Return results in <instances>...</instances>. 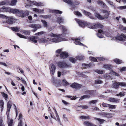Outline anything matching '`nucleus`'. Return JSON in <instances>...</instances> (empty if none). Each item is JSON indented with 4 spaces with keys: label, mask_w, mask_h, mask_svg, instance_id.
<instances>
[{
    "label": "nucleus",
    "mask_w": 126,
    "mask_h": 126,
    "mask_svg": "<svg viewBox=\"0 0 126 126\" xmlns=\"http://www.w3.org/2000/svg\"><path fill=\"white\" fill-rule=\"evenodd\" d=\"M48 35L50 36L51 38L53 37L52 38H50V43L52 42L57 43L65 40L64 38H62V34H57L51 32L49 33Z\"/></svg>",
    "instance_id": "obj_1"
},
{
    "label": "nucleus",
    "mask_w": 126,
    "mask_h": 126,
    "mask_svg": "<svg viewBox=\"0 0 126 126\" xmlns=\"http://www.w3.org/2000/svg\"><path fill=\"white\" fill-rule=\"evenodd\" d=\"M17 35L20 37L25 39H27L30 41H32L35 43H36L37 42V40L38 39V36H33L31 37H28L27 36H24L18 33H17Z\"/></svg>",
    "instance_id": "obj_2"
},
{
    "label": "nucleus",
    "mask_w": 126,
    "mask_h": 126,
    "mask_svg": "<svg viewBox=\"0 0 126 126\" xmlns=\"http://www.w3.org/2000/svg\"><path fill=\"white\" fill-rule=\"evenodd\" d=\"M101 12L105 14L103 16H102L97 13H95V16L99 19H103L105 18H107L108 17V16L110 14V12H108L106 10H102Z\"/></svg>",
    "instance_id": "obj_3"
},
{
    "label": "nucleus",
    "mask_w": 126,
    "mask_h": 126,
    "mask_svg": "<svg viewBox=\"0 0 126 126\" xmlns=\"http://www.w3.org/2000/svg\"><path fill=\"white\" fill-rule=\"evenodd\" d=\"M75 20L78 23L79 25L81 27H83L86 26L89 28L93 29V28L92 24L86 22H84L77 18L75 19Z\"/></svg>",
    "instance_id": "obj_4"
},
{
    "label": "nucleus",
    "mask_w": 126,
    "mask_h": 126,
    "mask_svg": "<svg viewBox=\"0 0 126 126\" xmlns=\"http://www.w3.org/2000/svg\"><path fill=\"white\" fill-rule=\"evenodd\" d=\"M5 11L10 12L13 14H16L17 15L18 12L19 11V9H13L10 8H6L5 7L0 8V12Z\"/></svg>",
    "instance_id": "obj_5"
},
{
    "label": "nucleus",
    "mask_w": 126,
    "mask_h": 126,
    "mask_svg": "<svg viewBox=\"0 0 126 126\" xmlns=\"http://www.w3.org/2000/svg\"><path fill=\"white\" fill-rule=\"evenodd\" d=\"M112 88L118 89L119 88V86L121 87L126 86V83L123 82H118L114 81L112 85Z\"/></svg>",
    "instance_id": "obj_6"
},
{
    "label": "nucleus",
    "mask_w": 126,
    "mask_h": 126,
    "mask_svg": "<svg viewBox=\"0 0 126 126\" xmlns=\"http://www.w3.org/2000/svg\"><path fill=\"white\" fill-rule=\"evenodd\" d=\"M57 64L58 66L61 68H66L70 66V65L63 62H59L57 63Z\"/></svg>",
    "instance_id": "obj_7"
},
{
    "label": "nucleus",
    "mask_w": 126,
    "mask_h": 126,
    "mask_svg": "<svg viewBox=\"0 0 126 126\" xmlns=\"http://www.w3.org/2000/svg\"><path fill=\"white\" fill-rule=\"evenodd\" d=\"M29 26L34 29L32 30L33 32L35 31L37 29L41 28V25L39 24H31L29 25Z\"/></svg>",
    "instance_id": "obj_8"
},
{
    "label": "nucleus",
    "mask_w": 126,
    "mask_h": 126,
    "mask_svg": "<svg viewBox=\"0 0 126 126\" xmlns=\"http://www.w3.org/2000/svg\"><path fill=\"white\" fill-rule=\"evenodd\" d=\"M83 39V37H79L78 38H74V40H75L74 43L76 45H79L81 46H84V45L80 42Z\"/></svg>",
    "instance_id": "obj_9"
},
{
    "label": "nucleus",
    "mask_w": 126,
    "mask_h": 126,
    "mask_svg": "<svg viewBox=\"0 0 126 126\" xmlns=\"http://www.w3.org/2000/svg\"><path fill=\"white\" fill-rule=\"evenodd\" d=\"M56 68L55 65L53 64H51L49 66L50 74L53 75L54 73Z\"/></svg>",
    "instance_id": "obj_10"
},
{
    "label": "nucleus",
    "mask_w": 126,
    "mask_h": 126,
    "mask_svg": "<svg viewBox=\"0 0 126 126\" xmlns=\"http://www.w3.org/2000/svg\"><path fill=\"white\" fill-rule=\"evenodd\" d=\"M49 38H47V39L45 37L44 38H41L40 40V42L41 43H47L50 44Z\"/></svg>",
    "instance_id": "obj_11"
},
{
    "label": "nucleus",
    "mask_w": 126,
    "mask_h": 126,
    "mask_svg": "<svg viewBox=\"0 0 126 126\" xmlns=\"http://www.w3.org/2000/svg\"><path fill=\"white\" fill-rule=\"evenodd\" d=\"M117 39L121 41H124L125 39H126V35L124 34H122L121 35L117 37Z\"/></svg>",
    "instance_id": "obj_12"
},
{
    "label": "nucleus",
    "mask_w": 126,
    "mask_h": 126,
    "mask_svg": "<svg viewBox=\"0 0 126 126\" xmlns=\"http://www.w3.org/2000/svg\"><path fill=\"white\" fill-rule=\"evenodd\" d=\"M60 58L62 59H64L67 57L68 56V53L65 52H61L60 55Z\"/></svg>",
    "instance_id": "obj_13"
},
{
    "label": "nucleus",
    "mask_w": 126,
    "mask_h": 126,
    "mask_svg": "<svg viewBox=\"0 0 126 126\" xmlns=\"http://www.w3.org/2000/svg\"><path fill=\"white\" fill-rule=\"evenodd\" d=\"M7 19V22L10 24H13L14 22V20H15L13 18L12 16L8 17V18Z\"/></svg>",
    "instance_id": "obj_14"
},
{
    "label": "nucleus",
    "mask_w": 126,
    "mask_h": 126,
    "mask_svg": "<svg viewBox=\"0 0 126 126\" xmlns=\"http://www.w3.org/2000/svg\"><path fill=\"white\" fill-rule=\"evenodd\" d=\"M104 76L105 78L107 79L112 80L113 79V76L111 75L110 72L105 74Z\"/></svg>",
    "instance_id": "obj_15"
},
{
    "label": "nucleus",
    "mask_w": 126,
    "mask_h": 126,
    "mask_svg": "<svg viewBox=\"0 0 126 126\" xmlns=\"http://www.w3.org/2000/svg\"><path fill=\"white\" fill-rule=\"evenodd\" d=\"M113 67V66L112 65L109 64H104L103 66V67L105 68V69L108 70H111Z\"/></svg>",
    "instance_id": "obj_16"
},
{
    "label": "nucleus",
    "mask_w": 126,
    "mask_h": 126,
    "mask_svg": "<svg viewBox=\"0 0 126 126\" xmlns=\"http://www.w3.org/2000/svg\"><path fill=\"white\" fill-rule=\"evenodd\" d=\"M94 63L92 62H91L89 64L83 63L82 64V67L84 68H88L91 66L92 65V64Z\"/></svg>",
    "instance_id": "obj_17"
},
{
    "label": "nucleus",
    "mask_w": 126,
    "mask_h": 126,
    "mask_svg": "<svg viewBox=\"0 0 126 126\" xmlns=\"http://www.w3.org/2000/svg\"><path fill=\"white\" fill-rule=\"evenodd\" d=\"M31 3H33V4L37 6H43L44 5V4L41 2H34L31 1Z\"/></svg>",
    "instance_id": "obj_18"
},
{
    "label": "nucleus",
    "mask_w": 126,
    "mask_h": 126,
    "mask_svg": "<svg viewBox=\"0 0 126 126\" xmlns=\"http://www.w3.org/2000/svg\"><path fill=\"white\" fill-rule=\"evenodd\" d=\"M83 124L86 126H96V125H94L92 123L88 121L84 122Z\"/></svg>",
    "instance_id": "obj_19"
},
{
    "label": "nucleus",
    "mask_w": 126,
    "mask_h": 126,
    "mask_svg": "<svg viewBox=\"0 0 126 126\" xmlns=\"http://www.w3.org/2000/svg\"><path fill=\"white\" fill-rule=\"evenodd\" d=\"M98 33L97 34V36L100 38H101L103 37V35L102 34L103 32V31L101 30H98Z\"/></svg>",
    "instance_id": "obj_20"
},
{
    "label": "nucleus",
    "mask_w": 126,
    "mask_h": 126,
    "mask_svg": "<svg viewBox=\"0 0 126 126\" xmlns=\"http://www.w3.org/2000/svg\"><path fill=\"white\" fill-rule=\"evenodd\" d=\"M108 101L110 102L114 103H118L119 102L118 99L113 98H110L109 99Z\"/></svg>",
    "instance_id": "obj_21"
},
{
    "label": "nucleus",
    "mask_w": 126,
    "mask_h": 126,
    "mask_svg": "<svg viewBox=\"0 0 126 126\" xmlns=\"http://www.w3.org/2000/svg\"><path fill=\"white\" fill-rule=\"evenodd\" d=\"M12 103L11 101H9L7 104V111L9 112L11 108Z\"/></svg>",
    "instance_id": "obj_22"
},
{
    "label": "nucleus",
    "mask_w": 126,
    "mask_h": 126,
    "mask_svg": "<svg viewBox=\"0 0 126 126\" xmlns=\"http://www.w3.org/2000/svg\"><path fill=\"white\" fill-rule=\"evenodd\" d=\"M59 28L60 29H62L63 30V32L64 34H65L66 33L67 29L64 26L62 25H61L59 26Z\"/></svg>",
    "instance_id": "obj_23"
},
{
    "label": "nucleus",
    "mask_w": 126,
    "mask_h": 126,
    "mask_svg": "<svg viewBox=\"0 0 126 126\" xmlns=\"http://www.w3.org/2000/svg\"><path fill=\"white\" fill-rule=\"evenodd\" d=\"M97 3L99 5L102 7H104L106 5L105 3L101 0H98L97 1Z\"/></svg>",
    "instance_id": "obj_24"
},
{
    "label": "nucleus",
    "mask_w": 126,
    "mask_h": 126,
    "mask_svg": "<svg viewBox=\"0 0 126 126\" xmlns=\"http://www.w3.org/2000/svg\"><path fill=\"white\" fill-rule=\"evenodd\" d=\"M4 102L2 100H0V108L1 111H2L3 109V106L4 105Z\"/></svg>",
    "instance_id": "obj_25"
},
{
    "label": "nucleus",
    "mask_w": 126,
    "mask_h": 126,
    "mask_svg": "<svg viewBox=\"0 0 126 126\" xmlns=\"http://www.w3.org/2000/svg\"><path fill=\"white\" fill-rule=\"evenodd\" d=\"M33 11L35 12L38 13H42L43 11L42 10L37 9L36 8H33Z\"/></svg>",
    "instance_id": "obj_26"
},
{
    "label": "nucleus",
    "mask_w": 126,
    "mask_h": 126,
    "mask_svg": "<svg viewBox=\"0 0 126 126\" xmlns=\"http://www.w3.org/2000/svg\"><path fill=\"white\" fill-rule=\"evenodd\" d=\"M22 33L26 35H29L30 34V31L26 30H22L21 31Z\"/></svg>",
    "instance_id": "obj_27"
},
{
    "label": "nucleus",
    "mask_w": 126,
    "mask_h": 126,
    "mask_svg": "<svg viewBox=\"0 0 126 126\" xmlns=\"http://www.w3.org/2000/svg\"><path fill=\"white\" fill-rule=\"evenodd\" d=\"M54 110L55 111V113L56 114V116L57 118V120L58 121V122L61 124V122L60 120V118L59 117V116L58 115V114L57 113V111H56L55 109H54Z\"/></svg>",
    "instance_id": "obj_28"
},
{
    "label": "nucleus",
    "mask_w": 126,
    "mask_h": 126,
    "mask_svg": "<svg viewBox=\"0 0 126 126\" xmlns=\"http://www.w3.org/2000/svg\"><path fill=\"white\" fill-rule=\"evenodd\" d=\"M17 15L18 16L21 17L23 16H24L23 11L19 10V11L18 12Z\"/></svg>",
    "instance_id": "obj_29"
},
{
    "label": "nucleus",
    "mask_w": 126,
    "mask_h": 126,
    "mask_svg": "<svg viewBox=\"0 0 126 126\" xmlns=\"http://www.w3.org/2000/svg\"><path fill=\"white\" fill-rule=\"evenodd\" d=\"M13 120L12 119H10V120H9L8 121V126H13Z\"/></svg>",
    "instance_id": "obj_30"
},
{
    "label": "nucleus",
    "mask_w": 126,
    "mask_h": 126,
    "mask_svg": "<svg viewBox=\"0 0 126 126\" xmlns=\"http://www.w3.org/2000/svg\"><path fill=\"white\" fill-rule=\"evenodd\" d=\"M65 2L71 5H72L73 4V2L71 0H63Z\"/></svg>",
    "instance_id": "obj_31"
},
{
    "label": "nucleus",
    "mask_w": 126,
    "mask_h": 126,
    "mask_svg": "<svg viewBox=\"0 0 126 126\" xmlns=\"http://www.w3.org/2000/svg\"><path fill=\"white\" fill-rule=\"evenodd\" d=\"M90 97V96L88 95H84L82 96L79 99V101H80L82 100L83 99L85 98H89Z\"/></svg>",
    "instance_id": "obj_32"
},
{
    "label": "nucleus",
    "mask_w": 126,
    "mask_h": 126,
    "mask_svg": "<svg viewBox=\"0 0 126 126\" xmlns=\"http://www.w3.org/2000/svg\"><path fill=\"white\" fill-rule=\"evenodd\" d=\"M114 62L117 64H120L122 63V61L119 60V59H116L114 60Z\"/></svg>",
    "instance_id": "obj_33"
},
{
    "label": "nucleus",
    "mask_w": 126,
    "mask_h": 126,
    "mask_svg": "<svg viewBox=\"0 0 126 126\" xmlns=\"http://www.w3.org/2000/svg\"><path fill=\"white\" fill-rule=\"evenodd\" d=\"M62 85L64 86H67L69 85V83H68L65 79L63 80Z\"/></svg>",
    "instance_id": "obj_34"
},
{
    "label": "nucleus",
    "mask_w": 126,
    "mask_h": 126,
    "mask_svg": "<svg viewBox=\"0 0 126 126\" xmlns=\"http://www.w3.org/2000/svg\"><path fill=\"white\" fill-rule=\"evenodd\" d=\"M63 19L62 17H59L58 18L57 21L58 23H63Z\"/></svg>",
    "instance_id": "obj_35"
},
{
    "label": "nucleus",
    "mask_w": 126,
    "mask_h": 126,
    "mask_svg": "<svg viewBox=\"0 0 126 126\" xmlns=\"http://www.w3.org/2000/svg\"><path fill=\"white\" fill-rule=\"evenodd\" d=\"M76 58L77 59L80 60H83L84 58V57L82 55L77 56Z\"/></svg>",
    "instance_id": "obj_36"
},
{
    "label": "nucleus",
    "mask_w": 126,
    "mask_h": 126,
    "mask_svg": "<svg viewBox=\"0 0 126 126\" xmlns=\"http://www.w3.org/2000/svg\"><path fill=\"white\" fill-rule=\"evenodd\" d=\"M41 21L43 23V26L44 27H47V24L46 21L44 20H42Z\"/></svg>",
    "instance_id": "obj_37"
},
{
    "label": "nucleus",
    "mask_w": 126,
    "mask_h": 126,
    "mask_svg": "<svg viewBox=\"0 0 126 126\" xmlns=\"http://www.w3.org/2000/svg\"><path fill=\"white\" fill-rule=\"evenodd\" d=\"M94 71L99 74H102L103 73V71L101 70L96 69L94 70Z\"/></svg>",
    "instance_id": "obj_38"
},
{
    "label": "nucleus",
    "mask_w": 126,
    "mask_h": 126,
    "mask_svg": "<svg viewBox=\"0 0 126 126\" xmlns=\"http://www.w3.org/2000/svg\"><path fill=\"white\" fill-rule=\"evenodd\" d=\"M52 12L55 13L59 14H61L62 13V11L59 10H53L52 11Z\"/></svg>",
    "instance_id": "obj_39"
},
{
    "label": "nucleus",
    "mask_w": 126,
    "mask_h": 126,
    "mask_svg": "<svg viewBox=\"0 0 126 126\" xmlns=\"http://www.w3.org/2000/svg\"><path fill=\"white\" fill-rule=\"evenodd\" d=\"M80 118L81 119H88L90 118V117L88 116H80Z\"/></svg>",
    "instance_id": "obj_40"
},
{
    "label": "nucleus",
    "mask_w": 126,
    "mask_h": 126,
    "mask_svg": "<svg viewBox=\"0 0 126 126\" xmlns=\"http://www.w3.org/2000/svg\"><path fill=\"white\" fill-rule=\"evenodd\" d=\"M110 74L111 75H112L113 76L115 75L118 77L119 76V75L118 73H117L114 71H112L110 72Z\"/></svg>",
    "instance_id": "obj_41"
},
{
    "label": "nucleus",
    "mask_w": 126,
    "mask_h": 126,
    "mask_svg": "<svg viewBox=\"0 0 126 126\" xmlns=\"http://www.w3.org/2000/svg\"><path fill=\"white\" fill-rule=\"evenodd\" d=\"M98 101V100L97 99L92 100L89 102V103L91 105L92 104H95Z\"/></svg>",
    "instance_id": "obj_42"
},
{
    "label": "nucleus",
    "mask_w": 126,
    "mask_h": 126,
    "mask_svg": "<svg viewBox=\"0 0 126 126\" xmlns=\"http://www.w3.org/2000/svg\"><path fill=\"white\" fill-rule=\"evenodd\" d=\"M103 83L102 81L100 80L97 79L95 81V84H100L102 83Z\"/></svg>",
    "instance_id": "obj_43"
},
{
    "label": "nucleus",
    "mask_w": 126,
    "mask_h": 126,
    "mask_svg": "<svg viewBox=\"0 0 126 126\" xmlns=\"http://www.w3.org/2000/svg\"><path fill=\"white\" fill-rule=\"evenodd\" d=\"M45 33V32L44 31H41L36 33L35 35H36L40 36Z\"/></svg>",
    "instance_id": "obj_44"
},
{
    "label": "nucleus",
    "mask_w": 126,
    "mask_h": 126,
    "mask_svg": "<svg viewBox=\"0 0 126 126\" xmlns=\"http://www.w3.org/2000/svg\"><path fill=\"white\" fill-rule=\"evenodd\" d=\"M82 11L83 13L84 14L88 16H90L91 15V13H90L87 12L84 10H82Z\"/></svg>",
    "instance_id": "obj_45"
},
{
    "label": "nucleus",
    "mask_w": 126,
    "mask_h": 126,
    "mask_svg": "<svg viewBox=\"0 0 126 126\" xmlns=\"http://www.w3.org/2000/svg\"><path fill=\"white\" fill-rule=\"evenodd\" d=\"M93 91H86L85 92V94H89L90 95H91L93 94Z\"/></svg>",
    "instance_id": "obj_46"
},
{
    "label": "nucleus",
    "mask_w": 126,
    "mask_h": 126,
    "mask_svg": "<svg viewBox=\"0 0 126 126\" xmlns=\"http://www.w3.org/2000/svg\"><path fill=\"white\" fill-rule=\"evenodd\" d=\"M108 107L111 110L115 109V106L114 105L109 104Z\"/></svg>",
    "instance_id": "obj_47"
},
{
    "label": "nucleus",
    "mask_w": 126,
    "mask_h": 126,
    "mask_svg": "<svg viewBox=\"0 0 126 126\" xmlns=\"http://www.w3.org/2000/svg\"><path fill=\"white\" fill-rule=\"evenodd\" d=\"M16 0H12L11 1V5H15L17 2Z\"/></svg>",
    "instance_id": "obj_48"
},
{
    "label": "nucleus",
    "mask_w": 126,
    "mask_h": 126,
    "mask_svg": "<svg viewBox=\"0 0 126 126\" xmlns=\"http://www.w3.org/2000/svg\"><path fill=\"white\" fill-rule=\"evenodd\" d=\"M18 120H19V122H21V123H22V114L20 113L19 115Z\"/></svg>",
    "instance_id": "obj_49"
},
{
    "label": "nucleus",
    "mask_w": 126,
    "mask_h": 126,
    "mask_svg": "<svg viewBox=\"0 0 126 126\" xmlns=\"http://www.w3.org/2000/svg\"><path fill=\"white\" fill-rule=\"evenodd\" d=\"M70 61L73 63H75L76 61V59L73 58H69Z\"/></svg>",
    "instance_id": "obj_50"
},
{
    "label": "nucleus",
    "mask_w": 126,
    "mask_h": 126,
    "mask_svg": "<svg viewBox=\"0 0 126 126\" xmlns=\"http://www.w3.org/2000/svg\"><path fill=\"white\" fill-rule=\"evenodd\" d=\"M11 29L13 31L16 32H18L19 30L16 27H11Z\"/></svg>",
    "instance_id": "obj_51"
},
{
    "label": "nucleus",
    "mask_w": 126,
    "mask_h": 126,
    "mask_svg": "<svg viewBox=\"0 0 126 126\" xmlns=\"http://www.w3.org/2000/svg\"><path fill=\"white\" fill-rule=\"evenodd\" d=\"M29 14V12L27 10L25 11L24 12L23 11L24 16H27Z\"/></svg>",
    "instance_id": "obj_52"
},
{
    "label": "nucleus",
    "mask_w": 126,
    "mask_h": 126,
    "mask_svg": "<svg viewBox=\"0 0 126 126\" xmlns=\"http://www.w3.org/2000/svg\"><path fill=\"white\" fill-rule=\"evenodd\" d=\"M50 114L51 117L53 118L54 119H55L56 121L58 122V121L57 120V118H56L55 117V116L53 115V113H50Z\"/></svg>",
    "instance_id": "obj_53"
},
{
    "label": "nucleus",
    "mask_w": 126,
    "mask_h": 126,
    "mask_svg": "<svg viewBox=\"0 0 126 126\" xmlns=\"http://www.w3.org/2000/svg\"><path fill=\"white\" fill-rule=\"evenodd\" d=\"M117 8L120 10L126 9V6H119Z\"/></svg>",
    "instance_id": "obj_54"
},
{
    "label": "nucleus",
    "mask_w": 126,
    "mask_h": 126,
    "mask_svg": "<svg viewBox=\"0 0 126 126\" xmlns=\"http://www.w3.org/2000/svg\"><path fill=\"white\" fill-rule=\"evenodd\" d=\"M103 34H105L106 36L108 37H110L111 36L110 34L106 32H103Z\"/></svg>",
    "instance_id": "obj_55"
},
{
    "label": "nucleus",
    "mask_w": 126,
    "mask_h": 126,
    "mask_svg": "<svg viewBox=\"0 0 126 126\" xmlns=\"http://www.w3.org/2000/svg\"><path fill=\"white\" fill-rule=\"evenodd\" d=\"M74 14L76 15H77L80 16H82V15L81 13L78 11L74 12Z\"/></svg>",
    "instance_id": "obj_56"
},
{
    "label": "nucleus",
    "mask_w": 126,
    "mask_h": 126,
    "mask_svg": "<svg viewBox=\"0 0 126 126\" xmlns=\"http://www.w3.org/2000/svg\"><path fill=\"white\" fill-rule=\"evenodd\" d=\"M2 95L3 97L5 98L6 100L8 98V95L5 93H3L2 94Z\"/></svg>",
    "instance_id": "obj_57"
},
{
    "label": "nucleus",
    "mask_w": 126,
    "mask_h": 126,
    "mask_svg": "<svg viewBox=\"0 0 126 126\" xmlns=\"http://www.w3.org/2000/svg\"><path fill=\"white\" fill-rule=\"evenodd\" d=\"M4 125L2 118L1 117H0V126H4Z\"/></svg>",
    "instance_id": "obj_58"
},
{
    "label": "nucleus",
    "mask_w": 126,
    "mask_h": 126,
    "mask_svg": "<svg viewBox=\"0 0 126 126\" xmlns=\"http://www.w3.org/2000/svg\"><path fill=\"white\" fill-rule=\"evenodd\" d=\"M106 116L108 118H111L112 117V114L111 113H106Z\"/></svg>",
    "instance_id": "obj_59"
},
{
    "label": "nucleus",
    "mask_w": 126,
    "mask_h": 126,
    "mask_svg": "<svg viewBox=\"0 0 126 126\" xmlns=\"http://www.w3.org/2000/svg\"><path fill=\"white\" fill-rule=\"evenodd\" d=\"M89 59L90 60H91L92 61L94 62H96L97 61V59L95 58L90 57H89Z\"/></svg>",
    "instance_id": "obj_60"
},
{
    "label": "nucleus",
    "mask_w": 126,
    "mask_h": 126,
    "mask_svg": "<svg viewBox=\"0 0 126 126\" xmlns=\"http://www.w3.org/2000/svg\"><path fill=\"white\" fill-rule=\"evenodd\" d=\"M77 83H72L71 85V86L74 88H76V86L77 85Z\"/></svg>",
    "instance_id": "obj_61"
},
{
    "label": "nucleus",
    "mask_w": 126,
    "mask_h": 126,
    "mask_svg": "<svg viewBox=\"0 0 126 126\" xmlns=\"http://www.w3.org/2000/svg\"><path fill=\"white\" fill-rule=\"evenodd\" d=\"M41 16L42 17L45 19H47L50 17V16L49 15L45 16L41 15Z\"/></svg>",
    "instance_id": "obj_62"
},
{
    "label": "nucleus",
    "mask_w": 126,
    "mask_h": 126,
    "mask_svg": "<svg viewBox=\"0 0 126 126\" xmlns=\"http://www.w3.org/2000/svg\"><path fill=\"white\" fill-rule=\"evenodd\" d=\"M93 29H95L98 28V26H99V23H98L95 24V25H93Z\"/></svg>",
    "instance_id": "obj_63"
},
{
    "label": "nucleus",
    "mask_w": 126,
    "mask_h": 126,
    "mask_svg": "<svg viewBox=\"0 0 126 126\" xmlns=\"http://www.w3.org/2000/svg\"><path fill=\"white\" fill-rule=\"evenodd\" d=\"M120 70L121 72L126 71V67H124L120 69Z\"/></svg>",
    "instance_id": "obj_64"
}]
</instances>
